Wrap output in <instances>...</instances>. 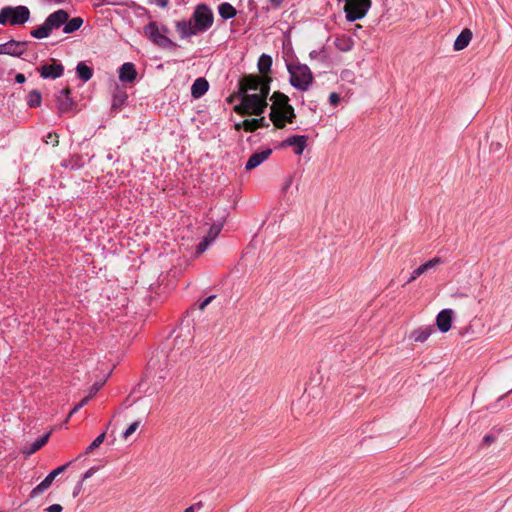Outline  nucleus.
I'll return each instance as SVG.
<instances>
[{
    "label": "nucleus",
    "instance_id": "nucleus-1",
    "mask_svg": "<svg viewBox=\"0 0 512 512\" xmlns=\"http://www.w3.org/2000/svg\"><path fill=\"white\" fill-rule=\"evenodd\" d=\"M271 81V77H260L254 74L244 76L239 84L241 103L235 106L234 110L240 115H262L268 106L267 97Z\"/></svg>",
    "mask_w": 512,
    "mask_h": 512
},
{
    "label": "nucleus",
    "instance_id": "nucleus-2",
    "mask_svg": "<svg viewBox=\"0 0 512 512\" xmlns=\"http://www.w3.org/2000/svg\"><path fill=\"white\" fill-rule=\"evenodd\" d=\"M69 18V13L66 10L59 9L51 13L38 28L33 29L30 35L36 39H43L50 36L53 30L59 29L63 26Z\"/></svg>",
    "mask_w": 512,
    "mask_h": 512
},
{
    "label": "nucleus",
    "instance_id": "nucleus-3",
    "mask_svg": "<svg viewBox=\"0 0 512 512\" xmlns=\"http://www.w3.org/2000/svg\"><path fill=\"white\" fill-rule=\"evenodd\" d=\"M30 15L27 6H5L0 10V25L20 26L29 21Z\"/></svg>",
    "mask_w": 512,
    "mask_h": 512
},
{
    "label": "nucleus",
    "instance_id": "nucleus-4",
    "mask_svg": "<svg viewBox=\"0 0 512 512\" xmlns=\"http://www.w3.org/2000/svg\"><path fill=\"white\" fill-rule=\"evenodd\" d=\"M290 74V84L301 91H306L313 82V74L310 68L305 64L287 65Z\"/></svg>",
    "mask_w": 512,
    "mask_h": 512
},
{
    "label": "nucleus",
    "instance_id": "nucleus-5",
    "mask_svg": "<svg viewBox=\"0 0 512 512\" xmlns=\"http://www.w3.org/2000/svg\"><path fill=\"white\" fill-rule=\"evenodd\" d=\"M190 20L198 33H204L212 27L214 14L206 3H200L195 7Z\"/></svg>",
    "mask_w": 512,
    "mask_h": 512
},
{
    "label": "nucleus",
    "instance_id": "nucleus-6",
    "mask_svg": "<svg viewBox=\"0 0 512 512\" xmlns=\"http://www.w3.org/2000/svg\"><path fill=\"white\" fill-rule=\"evenodd\" d=\"M145 36L156 46L163 49H176L178 44L161 33L159 25L155 21L149 22L144 26Z\"/></svg>",
    "mask_w": 512,
    "mask_h": 512
},
{
    "label": "nucleus",
    "instance_id": "nucleus-7",
    "mask_svg": "<svg viewBox=\"0 0 512 512\" xmlns=\"http://www.w3.org/2000/svg\"><path fill=\"white\" fill-rule=\"evenodd\" d=\"M145 36L156 46L163 49H176L178 44L161 33L159 25L155 21L149 22L144 26Z\"/></svg>",
    "mask_w": 512,
    "mask_h": 512
},
{
    "label": "nucleus",
    "instance_id": "nucleus-8",
    "mask_svg": "<svg viewBox=\"0 0 512 512\" xmlns=\"http://www.w3.org/2000/svg\"><path fill=\"white\" fill-rule=\"evenodd\" d=\"M296 118L294 108L289 104L280 111H271L270 119L278 129H283L286 123H293Z\"/></svg>",
    "mask_w": 512,
    "mask_h": 512
},
{
    "label": "nucleus",
    "instance_id": "nucleus-9",
    "mask_svg": "<svg viewBox=\"0 0 512 512\" xmlns=\"http://www.w3.org/2000/svg\"><path fill=\"white\" fill-rule=\"evenodd\" d=\"M28 45L27 41H17L14 39L6 43L0 44V54L10 55L13 57H21Z\"/></svg>",
    "mask_w": 512,
    "mask_h": 512
},
{
    "label": "nucleus",
    "instance_id": "nucleus-10",
    "mask_svg": "<svg viewBox=\"0 0 512 512\" xmlns=\"http://www.w3.org/2000/svg\"><path fill=\"white\" fill-rule=\"evenodd\" d=\"M40 76L44 79H57L64 73V66L61 63L45 64L37 68Z\"/></svg>",
    "mask_w": 512,
    "mask_h": 512
},
{
    "label": "nucleus",
    "instance_id": "nucleus-11",
    "mask_svg": "<svg viewBox=\"0 0 512 512\" xmlns=\"http://www.w3.org/2000/svg\"><path fill=\"white\" fill-rule=\"evenodd\" d=\"M56 105L60 113H66L72 110L75 103L71 97V90L69 88L62 89L56 95Z\"/></svg>",
    "mask_w": 512,
    "mask_h": 512
},
{
    "label": "nucleus",
    "instance_id": "nucleus-12",
    "mask_svg": "<svg viewBox=\"0 0 512 512\" xmlns=\"http://www.w3.org/2000/svg\"><path fill=\"white\" fill-rule=\"evenodd\" d=\"M443 263H444V261L440 257H434V258L428 260L427 262L423 263L418 268H416L415 270L412 271L411 276L409 277V279L407 280L406 283L408 284V283L415 281L419 276H421L425 272H427Z\"/></svg>",
    "mask_w": 512,
    "mask_h": 512
},
{
    "label": "nucleus",
    "instance_id": "nucleus-13",
    "mask_svg": "<svg viewBox=\"0 0 512 512\" xmlns=\"http://www.w3.org/2000/svg\"><path fill=\"white\" fill-rule=\"evenodd\" d=\"M272 154V149L266 148L264 150L253 153L246 162L245 169L250 171L260 166Z\"/></svg>",
    "mask_w": 512,
    "mask_h": 512
},
{
    "label": "nucleus",
    "instance_id": "nucleus-14",
    "mask_svg": "<svg viewBox=\"0 0 512 512\" xmlns=\"http://www.w3.org/2000/svg\"><path fill=\"white\" fill-rule=\"evenodd\" d=\"M135 65L131 62L124 63L119 69V80L124 83H132L137 78Z\"/></svg>",
    "mask_w": 512,
    "mask_h": 512
},
{
    "label": "nucleus",
    "instance_id": "nucleus-15",
    "mask_svg": "<svg viewBox=\"0 0 512 512\" xmlns=\"http://www.w3.org/2000/svg\"><path fill=\"white\" fill-rule=\"evenodd\" d=\"M452 314L453 312L451 309H444L437 315L436 325L442 333H446L450 330L452 324Z\"/></svg>",
    "mask_w": 512,
    "mask_h": 512
},
{
    "label": "nucleus",
    "instance_id": "nucleus-16",
    "mask_svg": "<svg viewBox=\"0 0 512 512\" xmlns=\"http://www.w3.org/2000/svg\"><path fill=\"white\" fill-rule=\"evenodd\" d=\"M175 27L181 39L190 38L198 34L191 20H179L175 22Z\"/></svg>",
    "mask_w": 512,
    "mask_h": 512
},
{
    "label": "nucleus",
    "instance_id": "nucleus-17",
    "mask_svg": "<svg viewBox=\"0 0 512 512\" xmlns=\"http://www.w3.org/2000/svg\"><path fill=\"white\" fill-rule=\"evenodd\" d=\"M308 137L306 135H294L284 140L283 145L295 146V154L301 155L306 147Z\"/></svg>",
    "mask_w": 512,
    "mask_h": 512
},
{
    "label": "nucleus",
    "instance_id": "nucleus-18",
    "mask_svg": "<svg viewBox=\"0 0 512 512\" xmlns=\"http://www.w3.org/2000/svg\"><path fill=\"white\" fill-rule=\"evenodd\" d=\"M473 34L472 31L468 28H465L461 31V33L457 36L454 41L453 49L455 51H461L465 49L470 41L472 40Z\"/></svg>",
    "mask_w": 512,
    "mask_h": 512
},
{
    "label": "nucleus",
    "instance_id": "nucleus-19",
    "mask_svg": "<svg viewBox=\"0 0 512 512\" xmlns=\"http://www.w3.org/2000/svg\"><path fill=\"white\" fill-rule=\"evenodd\" d=\"M209 89V83L205 78H197L191 86V95L198 99L202 97Z\"/></svg>",
    "mask_w": 512,
    "mask_h": 512
},
{
    "label": "nucleus",
    "instance_id": "nucleus-20",
    "mask_svg": "<svg viewBox=\"0 0 512 512\" xmlns=\"http://www.w3.org/2000/svg\"><path fill=\"white\" fill-rule=\"evenodd\" d=\"M127 98V92L123 88L116 86L112 95V109H120L126 102Z\"/></svg>",
    "mask_w": 512,
    "mask_h": 512
},
{
    "label": "nucleus",
    "instance_id": "nucleus-21",
    "mask_svg": "<svg viewBox=\"0 0 512 512\" xmlns=\"http://www.w3.org/2000/svg\"><path fill=\"white\" fill-rule=\"evenodd\" d=\"M334 44L339 51L348 52L352 50L354 46V41L350 36L342 34L336 36Z\"/></svg>",
    "mask_w": 512,
    "mask_h": 512
},
{
    "label": "nucleus",
    "instance_id": "nucleus-22",
    "mask_svg": "<svg viewBox=\"0 0 512 512\" xmlns=\"http://www.w3.org/2000/svg\"><path fill=\"white\" fill-rule=\"evenodd\" d=\"M272 63V57L268 54L264 53L259 57L257 67L261 74L260 77H269L267 74L271 71Z\"/></svg>",
    "mask_w": 512,
    "mask_h": 512
},
{
    "label": "nucleus",
    "instance_id": "nucleus-23",
    "mask_svg": "<svg viewBox=\"0 0 512 512\" xmlns=\"http://www.w3.org/2000/svg\"><path fill=\"white\" fill-rule=\"evenodd\" d=\"M434 331L432 326L420 327L412 331L410 338L415 342H425Z\"/></svg>",
    "mask_w": 512,
    "mask_h": 512
},
{
    "label": "nucleus",
    "instance_id": "nucleus-24",
    "mask_svg": "<svg viewBox=\"0 0 512 512\" xmlns=\"http://www.w3.org/2000/svg\"><path fill=\"white\" fill-rule=\"evenodd\" d=\"M271 100H273V105L271 107L272 111H280L287 105H289V98L287 95L281 92H274Z\"/></svg>",
    "mask_w": 512,
    "mask_h": 512
},
{
    "label": "nucleus",
    "instance_id": "nucleus-25",
    "mask_svg": "<svg viewBox=\"0 0 512 512\" xmlns=\"http://www.w3.org/2000/svg\"><path fill=\"white\" fill-rule=\"evenodd\" d=\"M218 12L221 18L224 20L232 19L236 16V9L228 2L221 3L218 6Z\"/></svg>",
    "mask_w": 512,
    "mask_h": 512
},
{
    "label": "nucleus",
    "instance_id": "nucleus-26",
    "mask_svg": "<svg viewBox=\"0 0 512 512\" xmlns=\"http://www.w3.org/2000/svg\"><path fill=\"white\" fill-rule=\"evenodd\" d=\"M76 73L79 79L83 82L89 81L93 76V70L84 62H79L76 66Z\"/></svg>",
    "mask_w": 512,
    "mask_h": 512
},
{
    "label": "nucleus",
    "instance_id": "nucleus-27",
    "mask_svg": "<svg viewBox=\"0 0 512 512\" xmlns=\"http://www.w3.org/2000/svg\"><path fill=\"white\" fill-rule=\"evenodd\" d=\"M83 19L81 17L68 18V21L63 25V32L65 34H72L83 25Z\"/></svg>",
    "mask_w": 512,
    "mask_h": 512
},
{
    "label": "nucleus",
    "instance_id": "nucleus-28",
    "mask_svg": "<svg viewBox=\"0 0 512 512\" xmlns=\"http://www.w3.org/2000/svg\"><path fill=\"white\" fill-rule=\"evenodd\" d=\"M244 125L246 126V132H254L258 128H266L269 124L265 121L264 117L254 118V119H246Z\"/></svg>",
    "mask_w": 512,
    "mask_h": 512
},
{
    "label": "nucleus",
    "instance_id": "nucleus-29",
    "mask_svg": "<svg viewBox=\"0 0 512 512\" xmlns=\"http://www.w3.org/2000/svg\"><path fill=\"white\" fill-rule=\"evenodd\" d=\"M49 437H50V433L44 434L43 436H41L40 438L35 440L31 444L29 449L23 450V453L26 454V455H31V454L35 453L36 451L41 449L47 443Z\"/></svg>",
    "mask_w": 512,
    "mask_h": 512
},
{
    "label": "nucleus",
    "instance_id": "nucleus-30",
    "mask_svg": "<svg viewBox=\"0 0 512 512\" xmlns=\"http://www.w3.org/2000/svg\"><path fill=\"white\" fill-rule=\"evenodd\" d=\"M53 480L47 475L35 488L30 492V498H35L43 494L52 484Z\"/></svg>",
    "mask_w": 512,
    "mask_h": 512
},
{
    "label": "nucleus",
    "instance_id": "nucleus-31",
    "mask_svg": "<svg viewBox=\"0 0 512 512\" xmlns=\"http://www.w3.org/2000/svg\"><path fill=\"white\" fill-rule=\"evenodd\" d=\"M42 102V95L38 90H32L27 96V104L31 108L39 107Z\"/></svg>",
    "mask_w": 512,
    "mask_h": 512
},
{
    "label": "nucleus",
    "instance_id": "nucleus-32",
    "mask_svg": "<svg viewBox=\"0 0 512 512\" xmlns=\"http://www.w3.org/2000/svg\"><path fill=\"white\" fill-rule=\"evenodd\" d=\"M105 437H106V432H103L101 433L100 435H98L93 441L92 443L86 448L85 450V454H90L91 452H93L95 449H97L105 440Z\"/></svg>",
    "mask_w": 512,
    "mask_h": 512
},
{
    "label": "nucleus",
    "instance_id": "nucleus-33",
    "mask_svg": "<svg viewBox=\"0 0 512 512\" xmlns=\"http://www.w3.org/2000/svg\"><path fill=\"white\" fill-rule=\"evenodd\" d=\"M44 141L46 144H51L52 146H57L59 144V136L55 132H49L45 138Z\"/></svg>",
    "mask_w": 512,
    "mask_h": 512
},
{
    "label": "nucleus",
    "instance_id": "nucleus-34",
    "mask_svg": "<svg viewBox=\"0 0 512 512\" xmlns=\"http://www.w3.org/2000/svg\"><path fill=\"white\" fill-rule=\"evenodd\" d=\"M140 426V422L139 421H134L133 423H131L129 425V427L123 432V435L122 437L124 439H128V437H130L137 429L138 427Z\"/></svg>",
    "mask_w": 512,
    "mask_h": 512
},
{
    "label": "nucleus",
    "instance_id": "nucleus-35",
    "mask_svg": "<svg viewBox=\"0 0 512 512\" xmlns=\"http://www.w3.org/2000/svg\"><path fill=\"white\" fill-rule=\"evenodd\" d=\"M222 229V225L219 224V225H213L210 229H209V232H208V235L206 237H208L210 239V241H213L216 239V237L219 235L220 231Z\"/></svg>",
    "mask_w": 512,
    "mask_h": 512
},
{
    "label": "nucleus",
    "instance_id": "nucleus-36",
    "mask_svg": "<svg viewBox=\"0 0 512 512\" xmlns=\"http://www.w3.org/2000/svg\"><path fill=\"white\" fill-rule=\"evenodd\" d=\"M212 241L208 237H204V239L197 245L196 253L201 254L207 250Z\"/></svg>",
    "mask_w": 512,
    "mask_h": 512
},
{
    "label": "nucleus",
    "instance_id": "nucleus-37",
    "mask_svg": "<svg viewBox=\"0 0 512 512\" xmlns=\"http://www.w3.org/2000/svg\"><path fill=\"white\" fill-rule=\"evenodd\" d=\"M98 471V467L96 466H93L91 468H89L81 477V480L82 482H84L85 480L89 479L90 477H92L96 472Z\"/></svg>",
    "mask_w": 512,
    "mask_h": 512
},
{
    "label": "nucleus",
    "instance_id": "nucleus-38",
    "mask_svg": "<svg viewBox=\"0 0 512 512\" xmlns=\"http://www.w3.org/2000/svg\"><path fill=\"white\" fill-rule=\"evenodd\" d=\"M149 4L157 5L162 9H166L169 6V0H148Z\"/></svg>",
    "mask_w": 512,
    "mask_h": 512
},
{
    "label": "nucleus",
    "instance_id": "nucleus-39",
    "mask_svg": "<svg viewBox=\"0 0 512 512\" xmlns=\"http://www.w3.org/2000/svg\"><path fill=\"white\" fill-rule=\"evenodd\" d=\"M340 102V96L339 94H337L336 92H332L330 95H329V103L332 105V106H336L338 105Z\"/></svg>",
    "mask_w": 512,
    "mask_h": 512
},
{
    "label": "nucleus",
    "instance_id": "nucleus-40",
    "mask_svg": "<svg viewBox=\"0 0 512 512\" xmlns=\"http://www.w3.org/2000/svg\"><path fill=\"white\" fill-rule=\"evenodd\" d=\"M216 296L215 295H211L207 298H205L200 304H199V309L201 311H203L211 302L212 300L215 298Z\"/></svg>",
    "mask_w": 512,
    "mask_h": 512
},
{
    "label": "nucleus",
    "instance_id": "nucleus-41",
    "mask_svg": "<svg viewBox=\"0 0 512 512\" xmlns=\"http://www.w3.org/2000/svg\"><path fill=\"white\" fill-rule=\"evenodd\" d=\"M72 461H69L67 462L66 464L64 465H61L59 467H57L56 469H54V473L56 474V476L62 474L63 472L66 471V469L71 465Z\"/></svg>",
    "mask_w": 512,
    "mask_h": 512
},
{
    "label": "nucleus",
    "instance_id": "nucleus-42",
    "mask_svg": "<svg viewBox=\"0 0 512 512\" xmlns=\"http://www.w3.org/2000/svg\"><path fill=\"white\" fill-rule=\"evenodd\" d=\"M47 512H62L63 507L60 504H52L45 509Z\"/></svg>",
    "mask_w": 512,
    "mask_h": 512
},
{
    "label": "nucleus",
    "instance_id": "nucleus-43",
    "mask_svg": "<svg viewBox=\"0 0 512 512\" xmlns=\"http://www.w3.org/2000/svg\"><path fill=\"white\" fill-rule=\"evenodd\" d=\"M495 440H496L495 436H493L492 434H487L483 437L482 443L484 445H490L491 443L495 442Z\"/></svg>",
    "mask_w": 512,
    "mask_h": 512
},
{
    "label": "nucleus",
    "instance_id": "nucleus-44",
    "mask_svg": "<svg viewBox=\"0 0 512 512\" xmlns=\"http://www.w3.org/2000/svg\"><path fill=\"white\" fill-rule=\"evenodd\" d=\"M102 383H95L91 386L90 388V392H89V395H91V397H93L102 387Z\"/></svg>",
    "mask_w": 512,
    "mask_h": 512
},
{
    "label": "nucleus",
    "instance_id": "nucleus-45",
    "mask_svg": "<svg viewBox=\"0 0 512 512\" xmlns=\"http://www.w3.org/2000/svg\"><path fill=\"white\" fill-rule=\"evenodd\" d=\"M82 486H83V482L82 481L77 483V485L75 486L74 491H73V497H77L78 496V494L82 490Z\"/></svg>",
    "mask_w": 512,
    "mask_h": 512
},
{
    "label": "nucleus",
    "instance_id": "nucleus-46",
    "mask_svg": "<svg viewBox=\"0 0 512 512\" xmlns=\"http://www.w3.org/2000/svg\"><path fill=\"white\" fill-rule=\"evenodd\" d=\"M15 81H16V83H18V84H23V83L26 81V77H25V75H24V74H22V73H18V74H16V76H15Z\"/></svg>",
    "mask_w": 512,
    "mask_h": 512
},
{
    "label": "nucleus",
    "instance_id": "nucleus-47",
    "mask_svg": "<svg viewBox=\"0 0 512 512\" xmlns=\"http://www.w3.org/2000/svg\"><path fill=\"white\" fill-rule=\"evenodd\" d=\"M91 398H92V397H91V395H88L87 397H85V398H84L80 403H78V404L76 405V409H81L83 406H85V405L88 403V401H89Z\"/></svg>",
    "mask_w": 512,
    "mask_h": 512
},
{
    "label": "nucleus",
    "instance_id": "nucleus-48",
    "mask_svg": "<svg viewBox=\"0 0 512 512\" xmlns=\"http://www.w3.org/2000/svg\"><path fill=\"white\" fill-rule=\"evenodd\" d=\"M322 51L321 50H313L310 52L309 56L311 59H318L321 57Z\"/></svg>",
    "mask_w": 512,
    "mask_h": 512
},
{
    "label": "nucleus",
    "instance_id": "nucleus-49",
    "mask_svg": "<svg viewBox=\"0 0 512 512\" xmlns=\"http://www.w3.org/2000/svg\"><path fill=\"white\" fill-rule=\"evenodd\" d=\"M244 123H245V120H244V121H242V122L236 123V124H235V129H236V130H241V129H243L244 131H246V126L244 125Z\"/></svg>",
    "mask_w": 512,
    "mask_h": 512
},
{
    "label": "nucleus",
    "instance_id": "nucleus-50",
    "mask_svg": "<svg viewBox=\"0 0 512 512\" xmlns=\"http://www.w3.org/2000/svg\"><path fill=\"white\" fill-rule=\"evenodd\" d=\"M270 2L274 7L278 8L282 4L283 0H270Z\"/></svg>",
    "mask_w": 512,
    "mask_h": 512
},
{
    "label": "nucleus",
    "instance_id": "nucleus-51",
    "mask_svg": "<svg viewBox=\"0 0 512 512\" xmlns=\"http://www.w3.org/2000/svg\"><path fill=\"white\" fill-rule=\"evenodd\" d=\"M159 28H160V30H161V33H163V34H165V35H166L167 33H169V28H168L166 25H161V26H159Z\"/></svg>",
    "mask_w": 512,
    "mask_h": 512
},
{
    "label": "nucleus",
    "instance_id": "nucleus-52",
    "mask_svg": "<svg viewBox=\"0 0 512 512\" xmlns=\"http://www.w3.org/2000/svg\"><path fill=\"white\" fill-rule=\"evenodd\" d=\"M98 5H111L112 3L108 0H97Z\"/></svg>",
    "mask_w": 512,
    "mask_h": 512
},
{
    "label": "nucleus",
    "instance_id": "nucleus-53",
    "mask_svg": "<svg viewBox=\"0 0 512 512\" xmlns=\"http://www.w3.org/2000/svg\"><path fill=\"white\" fill-rule=\"evenodd\" d=\"M79 409H76V406L70 411L68 418H70L73 414H75Z\"/></svg>",
    "mask_w": 512,
    "mask_h": 512
},
{
    "label": "nucleus",
    "instance_id": "nucleus-54",
    "mask_svg": "<svg viewBox=\"0 0 512 512\" xmlns=\"http://www.w3.org/2000/svg\"><path fill=\"white\" fill-rule=\"evenodd\" d=\"M48 476H49V477L51 478V480H53V481H54V479L57 477L53 470L48 474Z\"/></svg>",
    "mask_w": 512,
    "mask_h": 512
},
{
    "label": "nucleus",
    "instance_id": "nucleus-55",
    "mask_svg": "<svg viewBox=\"0 0 512 512\" xmlns=\"http://www.w3.org/2000/svg\"><path fill=\"white\" fill-rule=\"evenodd\" d=\"M195 511V506H189L188 508L185 509L184 512H194Z\"/></svg>",
    "mask_w": 512,
    "mask_h": 512
},
{
    "label": "nucleus",
    "instance_id": "nucleus-56",
    "mask_svg": "<svg viewBox=\"0 0 512 512\" xmlns=\"http://www.w3.org/2000/svg\"><path fill=\"white\" fill-rule=\"evenodd\" d=\"M202 502H198L196 504H194L193 506H195V509H200L202 507Z\"/></svg>",
    "mask_w": 512,
    "mask_h": 512
},
{
    "label": "nucleus",
    "instance_id": "nucleus-57",
    "mask_svg": "<svg viewBox=\"0 0 512 512\" xmlns=\"http://www.w3.org/2000/svg\"><path fill=\"white\" fill-rule=\"evenodd\" d=\"M178 341H179V340H178V338H176V339H175V345H177V344H178Z\"/></svg>",
    "mask_w": 512,
    "mask_h": 512
},
{
    "label": "nucleus",
    "instance_id": "nucleus-58",
    "mask_svg": "<svg viewBox=\"0 0 512 512\" xmlns=\"http://www.w3.org/2000/svg\"><path fill=\"white\" fill-rule=\"evenodd\" d=\"M339 2H341V0H338Z\"/></svg>",
    "mask_w": 512,
    "mask_h": 512
}]
</instances>
